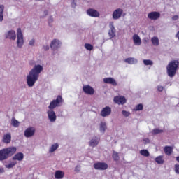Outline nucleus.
I'll return each instance as SVG.
<instances>
[{
  "instance_id": "nucleus-1",
  "label": "nucleus",
  "mask_w": 179,
  "mask_h": 179,
  "mask_svg": "<svg viewBox=\"0 0 179 179\" xmlns=\"http://www.w3.org/2000/svg\"><path fill=\"white\" fill-rule=\"evenodd\" d=\"M41 71H43V66L40 64L35 65L34 68L30 71L27 77V83L29 87L34 86V83L38 80V76H40Z\"/></svg>"
},
{
  "instance_id": "nucleus-2",
  "label": "nucleus",
  "mask_w": 179,
  "mask_h": 179,
  "mask_svg": "<svg viewBox=\"0 0 179 179\" xmlns=\"http://www.w3.org/2000/svg\"><path fill=\"white\" fill-rule=\"evenodd\" d=\"M16 150H17L16 147H8L0 150V162H3V160L12 157L16 153Z\"/></svg>"
},
{
  "instance_id": "nucleus-3",
  "label": "nucleus",
  "mask_w": 179,
  "mask_h": 179,
  "mask_svg": "<svg viewBox=\"0 0 179 179\" xmlns=\"http://www.w3.org/2000/svg\"><path fill=\"white\" fill-rule=\"evenodd\" d=\"M179 62L178 60L171 61L166 66L167 75L170 78H174L176 73H177V69H178Z\"/></svg>"
},
{
  "instance_id": "nucleus-4",
  "label": "nucleus",
  "mask_w": 179,
  "mask_h": 179,
  "mask_svg": "<svg viewBox=\"0 0 179 179\" xmlns=\"http://www.w3.org/2000/svg\"><path fill=\"white\" fill-rule=\"evenodd\" d=\"M62 103H64V99H62V96L58 95L56 99L52 100L49 106V110H54L56 107H61L62 106Z\"/></svg>"
},
{
  "instance_id": "nucleus-5",
  "label": "nucleus",
  "mask_w": 179,
  "mask_h": 179,
  "mask_svg": "<svg viewBox=\"0 0 179 179\" xmlns=\"http://www.w3.org/2000/svg\"><path fill=\"white\" fill-rule=\"evenodd\" d=\"M24 41L23 40V34L22 33V29L18 28L17 30V45L19 48L23 47Z\"/></svg>"
},
{
  "instance_id": "nucleus-6",
  "label": "nucleus",
  "mask_w": 179,
  "mask_h": 179,
  "mask_svg": "<svg viewBox=\"0 0 179 179\" xmlns=\"http://www.w3.org/2000/svg\"><path fill=\"white\" fill-rule=\"evenodd\" d=\"M94 169L101 171L107 170L108 169V164L106 162H96L94 164Z\"/></svg>"
},
{
  "instance_id": "nucleus-7",
  "label": "nucleus",
  "mask_w": 179,
  "mask_h": 179,
  "mask_svg": "<svg viewBox=\"0 0 179 179\" xmlns=\"http://www.w3.org/2000/svg\"><path fill=\"white\" fill-rule=\"evenodd\" d=\"M83 90L85 94H90V96L94 94V88L92 87L90 85H84Z\"/></svg>"
},
{
  "instance_id": "nucleus-8",
  "label": "nucleus",
  "mask_w": 179,
  "mask_h": 179,
  "mask_svg": "<svg viewBox=\"0 0 179 179\" xmlns=\"http://www.w3.org/2000/svg\"><path fill=\"white\" fill-rule=\"evenodd\" d=\"M34 134H36V129L34 127L27 128L24 131V136L26 138H31V136H34Z\"/></svg>"
},
{
  "instance_id": "nucleus-9",
  "label": "nucleus",
  "mask_w": 179,
  "mask_h": 179,
  "mask_svg": "<svg viewBox=\"0 0 179 179\" xmlns=\"http://www.w3.org/2000/svg\"><path fill=\"white\" fill-rule=\"evenodd\" d=\"M61 41L58 39H54L50 43V48L53 50H58L61 47Z\"/></svg>"
},
{
  "instance_id": "nucleus-10",
  "label": "nucleus",
  "mask_w": 179,
  "mask_h": 179,
  "mask_svg": "<svg viewBox=\"0 0 179 179\" xmlns=\"http://www.w3.org/2000/svg\"><path fill=\"white\" fill-rule=\"evenodd\" d=\"M1 142L6 143V145L10 143V142H12V134L10 133L4 134L1 139Z\"/></svg>"
},
{
  "instance_id": "nucleus-11",
  "label": "nucleus",
  "mask_w": 179,
  "mask_h": 179,
  "mask_svg": "<svg viewBox=\"0 0 179 179\" xmlns=\"http://www.w3.org/2000/svg\"><path fill=\"white\" fill-rule=\"evenodd\" d=\"M122 13H124V10L121 8H117L113 13V17L115 20L120 19L121 16H122Z\"/></svg>"
},
{
  "instance_id": "nucleus-12",
  "label": "nucleus",
  "mask_w": 179,
  "mask_h": 179,
  "mask_svg": "<svg viewBox=\"0 0 179 179\" xmlns=\"http://www.w3.org/2000/svg\"><path fill=\"white\" fill-rule=\"evenodd\" d=\"M114 101L116 104H122L124 105L125 103H127V99H125L124 96H117L114 97Z\"/></svg>"
},
{
  "instance_id": "nucleus-13",
  "label": "nucleus",
  "mask_w": 179,
  "mask_h": 179,
  "mask_svg": "<svg viewBox=\"0 0 179 179\" xmlns=\"http://www.w3.org/2000/svg\"><path fill=\"white\" fill-rule=\"evenodd\" d=\"M148 17L151 20H157L160 17V13L156 11L151 12L148 13Z\"/></svg>"
},
{
  "instance_id": "nucleus-14",
  "label": "nucleus",
  "mask_w": 179,
  "mask_h": 179,
  "mask_svg": "<svg viewBox=\"0 0 179 179\" xmlns=\"http://www.w3.org/2000/svg\"><path fill=\"white\" fill-rule=\"evenodd\" d=\"M87 14L89 16H91V17H99V16H100V13L93 8L88 9L87 10Z\"/></svg>"
},
{
  "instance_id": "nucleus-15",
  "label": "nucleus",
  "mask_w": 179,
  "mask_h": 179,
  "mask_svg": "<svg viewBox=\"0 0 179 179\" xmlns=\"http://www.w3.org/2000/svg\"><path fill=\"white\" fill-rule=\"evenodd\" d=\"M48 119L50 120V122H55L57 120V115H55V112L52 110H50L48 111Z\"/></svg>"
},
{
  "instance_id": "nucleus-16",
  "label": "nucleus",
  "mask_w": 179,
  "mask_h": 179,
  "mask_svg": "<svg viewBox=\"0 0 179 179\" xmlns=\"http://www.w3.org/2000/svg\"><path fill=\"white\" fill-rule=\"evenodd\" d=\"M111 114V108L110 106H106L101 111V117H108Z\"/></svg>"
},
{
  "instance_id": "nucleus-17",
  "label": "nucleus",
  "mask_w": 179,
  "mask_h": 179,
  "mask_svg": "<svg viewBox=\"0 0 179 179\" xmlns=\"http://www.w3.org/2000/svg\"><path fill=\"white\" fill-rule=\"evenodd\" d=\"M104 83H106L108 85H112V86H117V81H115V79L111 77H108L103 78Z\"/></svg>"
},
{
  "instance_id": "nucleus-18",
  "label": "nucleus",
  "mask_w": 179,
  "mask_h": 179,
  "mask_svg": "<svg viewBox=\"0 0 179 179\" xmlns=\"http://www.w3.org/2000/svg\"><path fill=\"white\" fill-rule=\"evenodd\" d=\"M6 38L10 40H16V32L14 30L9 31L7 34H6Z\"/></svg>"
},
{
  "instance_id": "nucleus-19",
  "label": "nucleus",
  "mask_w": 179,
  "mask_h": 179,
  "mask_svg": "<svg viewBox=\"0 0 179 179\" xmlns=\"http://www.w3.org/2000/svg\"><path fill=\"white\" fill-rule=\"evenodd\" d=\"M24 159V155L23 152H17L13 157V160H17L18 162H22Z\"/></svg>"
},
{
  "instance_id": "nucleus-20",
  "label": "nucleus",
  "mask_w": 179,
  "mask_h": 179,
  "mask_svg": "<svg viewBox=\"0 0 179 179\" xmlns=\"http://www.w3.org/2000/svg\"><path fill=\"white\" fill-rule=\"evenodd\" d=\"M173 149L174 148L171 146H165L164 148V152L165 155H166L167 156H171V155L173 154Z\"/></svg>"
},
{
  "instance_id": "nucleus-21",
  "label": "nucleus",
  "mask_w": 179,
  "mask_h": 179,
  "mask_svg": "<svg viewBox=\"0 0 179 179\" xmlns=\"http://www.w3.org/2000/svg\"><path fill=\"white\" fill-rule=\"evenodd\" d=\"M133 41L136 45H141L142 44V41L138 34H134L133 36Z\"/></svg>"
},
{
  "instance_id": "nucleus-22",
  "label": "nucleus",
  "mask_w": 179,
  "mask_h": 179,
  "mask_svg": "<svg viewBox=\"0 0 179 179\" xmlns=\"http://www.w3.org/2000/svg\"><path fill=\"white\" fill-rule=\"evenodd\" d=\"M110 30L108 31V35L110 38H113V37H115V27H114L113 24L110 25Z\"/></svg>"
},
{
  "instance_id": "nucleus-23",
  "label": "nucleus",
  "mask_w": 179,
  "mask_h": 179,
  "mask_svg": "<svg viewBox=\"0 0 179 179\" xmlns=\"http://www.w3.org/2000/svg\"><path fill=\"white\" fill-rule=\"evenodd\" d=\"M124 62L130 65H134V64H136L138 62V60L134 57H129L124 59Z\"/></svg>"
},
{
  "instance_id": "nucleus-24",
  "label": "nucleus",
  "mask_w": 179,
  "mask_h": 179,
  "mask_svg": "<svg viewBox=\"0 0 179 179\" xmlns=\"http://www.w3.org/2000/svg\"><path fill=\"white\" fill-rule=\"evenodd\" d=\"M64 176H65V173L62 171H56V172L55 173V178L56 179L64 178Z\"/></svg>"
},
{
  "instance_id": "nucleus-25",
  "label": "nucleus",
  "mask_w": 179,
  "mask_h": 179,
  "mask_svg": "<svg viewBox=\"0 0 179 179\" xmlns=\"http://www.w3.org/2000/svg\"><path fill=\"white\" fill-rule=\"evenodd\" d=\"M155 161L156 162V163H157V164H163V163H164V159H163V155H159L157 157Z\"/></svg>"
},
{
  "instance_id": "nucleus-26",
  "label": "nucleus",
  "mask_w": 179,
  "mask_h": 179,
  "mask_svg": "<svg viewBox=\"0 0 179 179\" xmlns=\"http://www.w3.org/2000/svg\"><path fill=\"white\" fill-rule=\"evenodd\" d=\"M20 124V123L19 122V121H17L15 117H13L11 119V125H13V127H15V128H17Z\"/></svg>"
},
{
  "instance_id": "nucleus-27",
  "label": "nucleus",
  "mask_w": 179,
  "mask_h": 179,
  "mask_svg": "<svg viewBox=\"0 0 179 179\" xmlns=\"http://www.w3.org/2000/svg\"><path fill=\"white\" fill-rule=\"evenodd\" d=\"M5 9V6L3 5L0 6V22L3 21V10Z\"/></svg>"
},
{
  "instance_id": "nucleus-28",
  "label": "nucleus",
  "mask_w": 179,
  "mask_h": 179,
  "mask_svg": "<svg viewBox=\"0 0 179 179\" xmlns=\"http://www.w3.org/2000/svg\"><path fill=\"white\" fill-rule=\"evenodd\" d=\"M112 157L115 162H118L120 160V155H118V152L115 151H113Z\"/></svg>"
},
{
  "instance_id": "nucleus-29",
  "label": "nucleus",
  "mask_w": 179,
  "mask_h": 179,
  "mask_svg": "<svg viewBox=\"0 0 179 179\" xmlns=\"http://www.w3.org/2000/svg\"><path fill=\"white\" fill-rule=\"evenodd\" d=\"M106 129H107V124H106V122H101L100 124L101 132H104Z\"/></svg>"
},
{
  "instance_id": "nucleus-30",
  "label": "nucleus",
  "mask_w": 179,
  "mask_h": 179,
  "mask_svg": "<svg viewBox=\"0 0 179 179\" xmlns=\"http://www.w3.org/2000/svg\"><path fill=\"white\" fill-rule=\"evenodd\" d=\"M58 147H59L58 143H55V144H53V145L50 147V150H49V152H50V153H52V152H55V150H57V148Z\"/></svg>"
},
{
  "instance_id": "nucleus-31",
  "label": "nucleus",
  "mask_w": 179,
  "mask_h": 179,
  "mask_svg": "<svg viewBox=\"0 0 179 179\" xmlns=\"http://www.w3.org/2000/svg\"><path fill=\"white\" fill-rule=\"evenodd\" d=\"M140 154L141 155V156H144L145 157H148L150 156V153L148 150H141L140 151Z\"/></svg>"
},
{
  "instance_id": "nucleus-32",
  "label": "nucleus",
  "mask_w": 179,
  "mask_h": 179,
  "mask_svg": "<svg viewBox=\"0 0 179 179\" xmlns=\"http://www.w3.org/2000/svg\"><path fill=\"white\" fill-rule=\"evenodd\" d=\"M97 145H99V140L98 139H92L90 142V146H93L94 148V146H97Z\"/></svg>"
},
{
  "instance_id": "nucleus-33",
  "label": "nucleus",
  "mask_w": 179,
  "mask_h": 179,
  "mask_svg": "<svg viewBox=\"0 0 179 179\" xmlns=\"http://www.w3.org/2000/svg\"><path fill=\"white\" fill-rule=\"evenodd\" d=\"M163 129H154L152 131V135H158V134H163Z\"/></svg>"
},
{
  "instance_id": "nucleus-34",
  "label": "nucleus",
  "mask_w": 179,
  "mask_h": 179,
  "mask_svg": "<svg viewBox=\"0 0 179 179\" xmlns=\"http://www.w3.org/2000/svg\"><path fill=\"white\" fill-rule=\"evenodd\" d=\"M151 41H152L153 45H155V46L159 45V38L157 37L152 38Z\"/></svg>"
},
{
  "instance_id": "nucleus-35",
  "label": "nucleus",
  "mask_w": 179,
  "mask_h": 179,
  "mask_svg": "<svg viewBox=\"0 0 179 179\" xmlns=\"http://www.w3.org/2000/svg\"><path fill=\"white\" fill-rule=\"evenodd\" d=\"M135 111H142L143 110V105L142 103H140L135 107Z\"/></svg>"
},
{
  "instance_id": "nucleus-36",
  "label": "nucleus",
  "mask_w": 179,
  "mask_h": 179,
  "mask_svg": "<svg viewBox=\"0 0 179 179\" xmlns=\"http://www.w3.org/2000/svg\"><path fill=\"white\" fill-rule=\"evenodd\" d=\"M17 162H13L11 163H10L9 164L6 165V169H12L13 167H15V166H16Z\"/></svg>"
},
{
  "instance_id": "nucleus-37",
  "label": "nucleus",
  "mask_w": 179,
  "mask_h": 179,
  "mask_svg": "<svg viewBox=\"0 0 179 179\" xmlns=\"http://www.w3.org/2000/svg\"><path fill=\"white\" fill-rule=\"evenodd\" d=\"M85 47L88 51H92V50H93V45L90 43H85Z\"/></svg>"
},
{
  "instance_id": "nucleus-38",
  "label": "nucleus",
  "mask_w": 179,
  "mask_h": 179,
  "mask_svg": "<svg viewBox=\"0 0 179 179\" xmlns=\"http://www.w3.org/2000/svg\"><path fill=\"white\" fill-rule=\"evenodd\" d=\"M143 64L145 65H153V62L150 59H145L143 60Z\"/></svg>"
},
{
  "instance_id": "nucleus-39",
  "label": "nucleus",
  "mask_w": 179,
  "mask_h": 179,
  "mask_svg": "<svg viewBox=\"0 0 179 179\" xmlns=\"http://www.w3.org/2000/svg\"><path fill=\"white\" fill-rule=\"evenodd\" d=\"M122 114L124 117H129L131 115V113L127 110H122Z\"/></svg>"
},
{
  "instance_id": "nucleus-40",
  "label": "nucleus",
  "mask_w": 179,
  "mask_h": 179,
  "mask_svg": "<svg viewBox=\"0 0 179 179\" xmlns=\"http://www.w3.org/2000/svg\"><path fill=\"white\" fill-rule=\"evenodd\" d=\"M175 173L176 174H179V164L175 165Z\"/></svg>"
},
{
  "instance_id": "nucleus-41",
  "label": "nucleus",
  "mask_w": 179,
  "mask_h": 179,
  "mask_svg": "<svg viewBox=\"0 0 179 179\" xmlns=\"http://www.w3.org/2000/svg\"><path fill=\"white\" fill-rule=\"evenodd\" d=\"M157 90H158V92H163V90H164V87H163L162 85H159L157 87Z\"/></svg>"
},
{
  "instance_id": "nucleus-42",
  "label": "nucleus",
  "mask_w": 179,
  "mask_h": 179,
  "mask_svg": "<svg viewBox=\"0 0 179 179\" xmlns=\"http://www.w3.org/2000/svg\"><path fill=\"white\" fill-rule=\"evenodd\" d=\"M43 50L45 51H48V50H50V46H48V45L43 46Z\"/></svg>"
},
{
  "instance_id": "nucleus-43",
  "label": "nucleus",
  "mask_w": 179,
  "mask_h": 179,
  "mask_svg": "<svg viewBox=\"0 0 179 179\" xmlns=\"http://www.w3.org/2000/svg\"><path fill=\"white\" fill-rule=\"evenodd\" d=\"M52 22H54V20L52 19V17H50L48 20L49 24H51V23H52Z\"/></svg>"
},
{
  "instance_id": "nucleus-44",
  "label": "nucleus",
  "mask_w": 179,
  "mask_h": 179,
  "mask_svg": "<svg viewBox=\"0 0 179 179\" xmlns=\"http://www.w3.org/2000/svg\"><path fill=\"white\" fill-rule=\"evenodd\" d=\"M178 15H174L172 17V20H178Z\"/></svg>"
},
{
  "instance_id": "nucleus-45",
  "label": "nucleus",
  "mask_w": 179,
  "mask_h": 179,
  "mask_svg": "<svg viewBox=\"0 0 179 179\" xmlns=\"http://www.w3.org/2000/svg\"><path fill=\"white\" fill-rule=\"evenodd\" d=\"M34 43H35V41H34V39L31 40V41H29V45H34Z\"/></svg>"
},
{
  "instance_id": "nucleus-46",
  "label": "nucleus",
  "mask_w": 179,
  "mask_h": 179,
  "mask_svg": "<svg viewBox=\"0 0 179 179\" xmlns=\"http://www.w3.org/2000/svg\"><path fill=\"white\" fill-rule=\"evenodd\" d=\"M5 169L3 168H0V173H4Z\"/></svg>"
},
{
  "instance_id": "nucleus-47",
  "label": "nucleus",
  "mask_w": 179,
  "mask_h": 179,
  "mask_svg": "<svg viewBox=\"0 0 179 179\" xmlns=\"http://www.w3.org/2000/svg\"><path fill=\"white\" fill-rule=\"evenodd\" d=\"M75 171H80L79 166H76L75 168Z\"/></svg>"
},
{
  "instance_id": "nucleus-48",
  "label": "nucleus",
  "mask_w": 179,
  "mask_h": 179,
  "mask_svg": "<svg viewBox=\"0 0 179 179\" xmlns=\"http://www.w3.org/2000/svg\"><path fill=\"white\" fill-rule=\"evenodd\" d=\"M176 37L179 40V31L177 32Z\"/></svg>"
},
{
  "instance_id": "nucleus-49",
  "label": "nucleus",
  "mask_w": 179,
  "mask_h": 179,
  "mask_svg": "<svg viewBox=\"0 0 179 179\" xmlns=\"http://www.w3.org/2000/svg\"><path fill=\"white\" fill-rule=\"evenodd\" d=\"M44 13H45V16H47V15H48V10H45Z\"/></svg>"
},
{
  "instance_id": "nucleus-50",
  "label": "nucleus",
  "mask_w": 179,
  "mask_h": 179,
  "mask_svg": "<svg viewBox=\"0 0 179 179\" xmlns=\"http://www.w3.org/2000/svg\"><path fill=\"white\" fill-rule=\"evenodd\" d=\"M176 162H178V163H179V156L176 157Z\"/></svg>"
},
{
  "instance_id": "nucleus-51",
  "label": "nucleus",
  "mask_w": 179,
  "mask_h": 179,
  "mask_svg": "<svg viewBox=\"0 0 179 179\" xmlns=\"http://www.w3.org/2000/svg\"><path fill=\"white\" fill-rule=\"evenodd\" d=\"M0 146H1V144H0Z\"/></svg>"
}]
</instances>
